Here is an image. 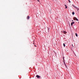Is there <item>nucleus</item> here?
<instances>
[{"label":"nucleus","instance_id":"4468645a","mask_svg":"<svg viewBox=\"0 0 79 79\" xmlns=\"http://www.w3.org/2000/svg\"><path fill=\"white\" fill-rule=\"evenodd\" d=\"M48 32H49V30H50V28H48Z\"/></svg>","mask_w":79,"mask_h":79},{"label":"nucleus","instance_id":"0eeeda50","mask_svg":"<svg viewBox=\"0 0 79 79\" xmlns=\"http://www.w3.org/2000/svg\"><path fill=\"white\" fill-rule=\"evenodd\" d=\"M76 19H77V18L75 17H74L73 18L74 20H76Z\"/></svg>","mask_w":79,"mask_h":79},{"label":"nucleus","instance_id":"20e7f679","mask_svg":"<svg viewBox=\"0 0 79 79\" xmlns=\"http://www.w3.org/2000/svg\"><path fill=\"white\" fill-rule=\"evenodd\" d=\"M73 24H74V22H73L71 23V26H73Z\"/></svg>","mask_w":79,"mask_h":79},{"label":"nucleus","instance_id":"dca6fc26","mask_svg":"<svg viewBox=\"0 0 79 79\" xmlns=\"http://www.w3.org/2000/svg\"><path fill=\"white\" fill-rule=\"evenodd\" d=\"M37 0V1L39 2H40V1L39 0Z\"/></svg>","mask_w":79,"mask_h":79},{"label":"nucleus","instance_id":"f03ea898","mask_svg":"<svg viewBox=\"0 0 79 79\" xmlns=\"http://www.w3.org/2000/svg\"><path fill=\"white\" fill-rule=\"evenodd\" d=\"M36 77H37V78H40V76H39V75H37Z\"/></svg>","mask_w":79,"mask_h":79},{"label":"nucleus","instance_id":"7ed1b4c3","mask_svg":"<svg viewBox=\"0 0 79 79\" xmlns=\"http://www.w3.org/2000/svg\"><path fill=\"white\" fill-rule=\"evenodd\" d=\"M30 18V17H29V16H28L27 17V19H29Z\"/></svg>","mask_w":79,"mask_h":79},{"label":"nucleus","instance_id":"6e6552de","mask_svg":"<svg viewBox=\"0 0 79 79\" xmlns=\"http://www.w3.org/2000/svg\"><path fill=\"white\" fill-rule=\"evenodd\" d=\"M76 8L77 9V10H79V8L77 7H76Z\"/></svg>","mask_w":79,"mask_h":79},{"label":"nucleus","instance_id":"f3484780","mask_svg":"<svg viewBox=\"0 0 79 79\" xmlns=\"http://www.w3.org/2000/svg\"><path fill=\"white\" fill-rule=\"evenodd\" d=\"M34 45L36 47H37V46L36 45Z\"/></svg>","mask_w":79,"mask_h":79},{"label":"nucleus","instance_id":"9d476101","mask_svg":"<svg viewBox=\"0 0 79 79\" xmlns=\"http://www.w3.org/2000/svg\"><path fill=\"white\" fill-rule=\"evenodd\" d=\"M75 35H76V36L77 37V36H78V35H77V33H75Z\"/></svg>","mask_w":79,"mask_h":79},{"label":"nucleus","instance_id":"a211bd4d","mask_svg":"<svg viewBox=\"0 0 79 79\" xmlns=\"http://www.w3.org/2000/svg\"><path fill=\"white\" fill-rule=\"evenodd\" d=\"M63 59L64 60V57H63Z\"/></svg>","mask_w":79,"mask_h":79},{"label":"nucleus","instance_id":"1a4fd4ad","mask_svg":"<svg viewBox=\"0 0 79 79\" xmlns=\"http://www.w3.org/2000/svg\"><path fill=\"white\" fill-rule=\"evenodd\" d=\"M65 9L68 8V7H67V6H66V5H65Z\"/></svg>","mask_w":79,"mask_h":79},{"label":"nucleus","instance_id":"39448f33","mask_svg":"<svg viewBox=\"0 0 79 79\" xmlns=\"http://www.w3.org/2000/svg\"><path fill=\"white\" fill-rule=\"evenodd\" d=\"M62 32H63V33L64 34H66V32L64 31H62Z\"/></svg>","mask_w":79,"mask_h":79},{"label":"nucleus","instance_id":"ddd939ff","mask_svg":"<svg viewBox=\"0 0 79 79\" xmlns=\"http://www.w3.org/2000/svg\"><path fill=\"white\" fill-rule=\"evenodd\" d=\"M63 45L64 47H65V44H64V43L63 44Z\"/></svg>","mask_w":79,"mask_h":79},{"label":"nucleus","instance_id":"2eb2a0df","mask_svg":"<svg viewBox=\"0 0 79 79\" xmlns=\"http://www.w3.org/2000/svg\"><path fill=\"white\" fill-rule=\"evenodd\" d=\"M76 20H77V21H79V20H78V19H76Z\"/></svg>","mask_w":79,"mask_h":79},{"label":"nucleus","instance_id":"f257e3e1","mask_svg":"<svg viewBox=\"0 0 79 79\" xmlns=\"http://www.w3.org/2000/svg\"><path fill=\"white\" fill-rule=\"evenodd\" d=\"M63 62L65 67H66V68H67V65H66V63H65V61H64V60H63Z\"/></svg>","mask_w":79,"mask_h":79},{"label":"nucleus","instance_id":"6ab92c4d","mask_svg":"<svg viewBox=\"0 0 79 79\" xmlns=\"http://www.w3.org/2000/svg\"><path fill=\"white\" fill-rule=\"evenodd\" d=\"M72 46H73V44H72Z\"/></svg>","mask_w":79,"mask_h":79},{"label":"nucleus","instance_id":"aec40b11","mask_svg":"<svg viewBox=\"0 0 79 79\" xmlns=\"http://www.w3.org/2000/svg\"><path fill=\"white\" fill-rule=\"evenodd\" d=\"M72 21L73 22V20H72Z\"/></svg>","mask_w":79,"mask_h":79},{"label":"nucleus","instance_id":"f8f14e48","mask_svg":"<svg viewBox=\"0 0 79 79\" xmlns=\"http://www.w3.org/2000/svg\"><path fill=\"white\" fill-rule=\"evenodd\" d=\"M68 1H69V3H71V1H70V0H68Z\"/></svg>","mask_w":79,"mask_h":79},{"label":"nucleus","instance_id":"423d86ee","mask_svg":"<svg viewBox=\"0 0 79 79\" xmlns=\"http://www.w3.org/2000/svg\"><path fill=\"white\" fill-rule=\"evenodd\" d=\"M72 6H73V7H74V8H76V6H75V5H72Z\"/></svg>","mask_w":79,"mask_h":79},{"label":"nucleus","instance_id":"9b49d317","mask_svg":"<svg viewBox=\"0 0 79 79\" xmlns=\"http://www.w3.org/2000/svg\"><path fill=\"white\" fill-rule=\"evenodd\" d=\"M72 15H74V12H72Z\"/></svg>","mask_w":79,"mask_h":79}]
</instances>
